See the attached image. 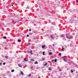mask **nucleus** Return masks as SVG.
<instances>
[{"label":"nucleus","mask_w":78,"mask_h":78,"mask_svg":"<svg viewBox=\"0 0 78 78\" xmlns=\"http://www.w3.org/2000/svg\"><path fill=\"white\" fill-rule=\"evenodd\" d=\"M69 65L71 67H72L73 66L74 67H76L78 68V65L75 64H74L73 62L72 61H71L70 62H69Z\"/></svg>","instance_id":"obj_1"},{"label":"nucleus","mask_w":78,"mask_h":78,"mask_svg":"<svg viewBox=\"0 0 78 78\" xmlns=\"http://www.w3.org/2000/svg\"><path fill=\"white\" fill-rule=\"evenodd\" d=\"M70 46L71 47H75L76 46V45H75V44L73 43V41H71V43L70 44Z\"/></svg>","instance_id":"obj_2"},{"label":"nucleus","mask_w":78,"mask_h":78,"mask_svg":"<svg viewBox=\"0 0 78 78\" xmlns=\"http://www.w3.org/2000/svg\"><path fill=\"white\" fill-rule=\"evenodd\" d=\"M62 58L64 60V61L65 62H67V60H66V58L64 57V56L62 57Z\"/></svg>","instance_id":"obj_3"},{"label":"nucleus","mask_w":78,"mask_h":78,"mask_svg":"<svg viewBox=\"0 0 78 78\" xmlns=\"http://www.w3.org/2000/svg\"><path fill=\"white\" fill-rule=\"evenodd\" d=\"M78 36V35H76V36L75 37V40H76L77 41V42H78V38L77 37V36Z\"/></svg>","instance_id":"obj_4"},{"label":"nucleus","mask_w":78,"mask_h":78,"mask_svg":"<svg viewBox=\"0 0 78 78\" xmlns=\"http://www.w3.org/2000/svg\"><path fill=\"white\" fill-rule=\"evenodd\" d=\"M76 15H74L72 16V19H73V18H76Z\"/></svg>","instance_id":"obj_5"},{"label":"nucleus","mask_w":78,"mask_h":78,"mask_svg":"<svg viewBox=\"0 0 78 78\" xmlns=\"http://www.w3.org/2000/svg\"><path fill=\"white\" fill-rule=\"evenodd\" d=\"M66 37L67 38V39H69V34H67L66 35Z\"/></svg>","instance_id":"obj_6"},{"label":"nucleus","mask_w":78,"mask_h":78,"mask_svg":"<svg viewBox=\"0 0 78 78\" xmlns=\"http://www.w3.org/2000/svg\"><path fill=\"white\" fill-rule=\"evenodd\" d=\"M24 61H28V58H24Z\"/></svg>","instance_id":"obj_7"},{"label":"nucleus","mask_w":78,"mask_h":78,"mask_svg":"<svg viewBox=\"0 0 78 78\" xmlns=\"http://www.w3.org/2000/svg\"><path fill=\"white\" fill-rule=\"evenodd\" d=\"M45 45L44 44H43L42 46V48H45Z\"/></svg>","instance_id":"obj_8"},{"label":"nucleus","mask_w":78,"mask_h":78,"mask_svg":"<svg viewBox=\"0 0 78 78\" xmlns=\"http://www.w3.org/2000/svg\"><path fill=\"white\" fill-rule=\"evenodd\" d=\"M70 37H71V36H70V34H69V39H70Z\"/></svg>","instance_id":"obj_9"},{"label":"nucleus","mask_w":78,"mask_h":78,"mask_svg":"<svg viewBox=\"0 0 78 78\" xmlns=\"http://www.w3.org/2000/svg\"><path fill=\"white\" fill-rule=\"evenodd\" d=\"M34 64H38V62L37 61H35L34 62Z\"/></svg>","instance_id":"obj_10"},{"label":"nucleus","mask_w":78,"mask_h":78,"mask_svg":"<svg viewBox=\"0 0 78 78\" xmlns=\"http://www.w3.org/2000/svg\"><path fill=\"white\" fill-rule=\"evenodd\" d=\"M49 55H52V53H51V52H49Z\"/></svg>","instance_id":"obj_11"},{"label":"nucleus","mask_w":78,"mask_h":78,"mask_svg":"<svg viewBox=\"0 0 78 78\" xmlns=\"http://www.w3.org/2000/svg\"><path fill=\"white\" fill-rule=\"evenodd\" d=\"M71 73H73V71L72 70V69H71L70 70Z\"/></svg>","instance_id":"obj_12"},{"label":"nucleus","mask_w":78,"mask_h":78,"mask_svg":"<svg viewBox=\"0 0 78 78\" xmlns=\"http://www.w3.org/2000/svg\"><path fill=\"white\" fill-rule=\"evenodd\" d=\"M60 36L62 37H64V35H61Z\"/></svg>","instance_id":"obj_13"},{"label":"nucleus","mask_w":78,"mask_h":78,"mask_svg":"<svg viewBox=\"0 0 78 78\" xmlns=\"http://www.w3.org/2000/svg\"><path fill=\"white\" fill-rule=\"evenodd\" d=\"M50 37H51V38L52 39H53V36H52L51 35L50 36Z\"/></svg>","instance_id":"obj_14"},{"label":"nucleus","mask_w":78,"mask_h":78,"mask_svg":"<svg viewBox=\"0 0 78 78\" xmlns=\"http://www.w3.org/2000/svg\"><path fill=\"white\" fill-rule=\"evenodd\" d=\"M31 61H34V59H30Z\"/></svg>","instance_id":"obj_15"},{"label":"nucleus","mask_w":78,"mask_h":78,"mask_svg":"<svg viewBox=\"0 0 78 78\" xmlns=\"http://www.w3.org/2000/svg\"><path fill=\"white\" fill-rule=\"evenodd\" d=\"M18 66H19V67H22V65H20V64H18Z\"/></svg>","instance_id":"obj_16"},{"label":"nucleus","mask_w":78,"mask_h":78,"mask_svg":"<svg viewBox=\"0 0 78 78\" xmlns=\"http://www.w3.org/2000/svg\"><path fill=\"white\" fill-rule=\"evenodd\" d=\"M21 73L23 75V73L22 71H21Z\"/></svg>","instance_id":"obj_17"},{"label":"nucleus","mask_w":78,"mask_h":78,"mask_svg":"<svg viewBox=\"0 0 78 78\" xmlns=\"http://www.w3.org/2000/svg\"><path fill=\"white\" fill-rule=\"evenodd\" d=\"M41 59L42 61H44L45 60V58H42Z\"/></svg>","instance_id":"obj_18"},{"label":"nucleus","mask_w":78,"mask_h":78,"mask_svg":"<svg viewBox=\"0 0 78 78\" xmlns=\"http://www.w3.org/2000/svg\"><path fill=\"white\" fill-rule=\"evenodd\" d=\"M48 70H50V71H51V69H50V68H49Z\"/></svg>","instance_id":"obj_19"},{"label":"nucleus","mask_w":78,"mask_h":78,"mask_svg":"<svg viewBox=\"0 0 78 78\" xmlns=\"http://www.w3.org/2000/svg\"><path fill=\"white\" fill-rule=\"evenodd\" d=\"M5 58L7 59L8 58V56H5Z\"/></svg>","instance_id":"obj_20"},{"label":"nucleus","mask_w":78,"mask_h":78,"mask_svg":"<svg viewBox=\"0 0 78 78\" xmlns=\"http://www.w3.org/2000/svg\"><path fill=\"white\" fill-rule=\"evenodd\" d=\"M47 63H45L44 65V66H47Z\"/></svg>","instance_id":"obj_21"},{"label":"nucleus","mask_w":78,"mask_h":78,"mask_svg":"<svg viewBox=\"0 0 78 78\" xmlns=\"http://www.w3.org/2000/svg\"><path fill=\"white\" fill-rule=\"evenodd\" d=\"M32 52H33L32 51H30V53H31V55L33 54V53H32Z\"/></svg>","instance_id":"obj_22"},{"label":"nucleus","mask_w":78,"mask_h":78,"mask_svg":"<svg viewBox=\"0 0 78 78\" xmlns=\"http://www.w3.org/2000/svg\"><path fill=\"white\" fill-rule=\"evenodd\" d=\"M3 38H4V39H7L6 37H4Z\"/></svg>","instance_id":"obj_23"},{"label":"nucleus","mask_w":78,"mask_h":78,"mask_svg":"<svg viewBox=\"0 0 78 78\" xmlns=\"http://www.w3.org/2000/svg\"><path fill=\"white\" fill-rule=\"evenodd\" d=\"M54 61L55 62H56V61H57V60L56 59H55V60H54Z\"/></svg>","instance_id":"obj_24"},{"label":"nucleus","mask_w":78,"mask_h":78,"mask_svg":"<svg viewBox=\"0 0 78 78\" xmlns=\"http://www.w3.org/2000/svg\"><path fill=\"white\" fill-rule=\"evenodd\" d=\"M18 42H21V40H18Z\"/></svg>","instance_id":"obj_25"},{"label":"nucleus","mask_w":78,"mask_h":78,"mask_svg":"<svg viewBox=\"0 0 78 78\" xmlns=\"http://www.w3.org/2000/svg\"><path fill=\"white\" fill-rule=\"evenodd\" d=\"M44 53H45V51L43 52V55H45Z\"/></svg>","instance_id":"obj_26"},{"label":"nucleus","mask_w":78,"mask_h":78,"mask_svg":"<svg viewBox=\"0 0 78 78\" xmlns=\"http://www.w3.org/2000/svg\"><path fill=\"white\" fill-rule=\"evenodd\" d=\"M62 51H64V48L63 47H62Z\"/></svg>","instance_id":"obj_27"},{"label":"nucleus","mask_w":78,"mask_h":78,"mask_svg":"<svg viewBox=\"0 0 78 78\" xmlns=\"http://www.w3.org/2000/svg\"><path fill=\"white\" fill-rule=\"evenodd\" d=\"M14 72V70L13 69L12 70V72Z\"/></svg>","instance_id":"obj_28"},{"label":"nucleus","mask_w":78,"mask_h":78,"mask_svg":"<svg viewBox=\"0 0 78 78\" xmlns=\"http://www.w3.org/2000/svg\"><path fill=\"white\" fill-rule=\"evenodd\" d=\"M28 45H30V43H28Z\"/></svg>","instance_id":"obj_29"},{"label":"nucleus","mask_w":78,"mask_h":78,"mask_svg":"<svg viewBox=\"0 0 78 78\" xmlns=\"http://www.w3.org/2000/svg\"><path fill=\"white\" fill-rule=\"evenodd\" d=\"M6 64V63L4 62L3 63V65H5V64Z\"/></svg>","instance_id":"obj_30"},{"label":"nucleus","mask_w":78,"mask_h":78,"mask_svg":"<svg viewBox=\"0 0 78 78\" xmlns=\"http://www.w3.org/2000/svg\"><path fill=\"white\" fill-rule=\"evenodd\" d=\"M28 76H31V74H29L28 75Z\"/></svg>","instance_id":"obj_31"},{"label":"nucleus","mask_w":78,"mask_h":78,"mask_svg":"<svg viewBox=\"0 0 78 78\" xmlns=\"http://www.w3.org/2000/svg\"><path fill=\"white\" fill-rule=\"evenodd\" d=\"M11 6H13V4H12H12H11Z\"/></svg>","instance_id":"obj_32"},{"label":"nucleus","mask_w":78,"mask_h":78,"mask_svg":"<svg viewBox=\"0 0 78 78\" xmlns=\"http://www.w3.org/2000/svg\"><path fill=\"white\" fill-rule=\"evenodd\" d=\"M33 67H30V68L31 69H33Z\"/></svg>","instance_id":"obj_33"},{"label":"nucleus","mask_w":78,"mask_h":78,"mask_svg":"<svg viewBox=\"0 0 78 78\" xmlns=\"http://www.w3.org/2000/svg\"><path fill=\"white\" fill-rule=\"evenodd\" d=\"M52 62H54V60H52Z\"/></svg>","instance_id":"obj_34"},{"label":"nucleus","mask_w":78,"mask_h":78,"mask_svg":"<svg viewBox=\"0 0 78 78\" xmlns=\"http://www.w3.org/2000/svg\"><path fill=\"white\" fill-rule=\"evenodd\" d=\"M76 3H78V0H76Z\"/></svg>","instance_id":"obj_35"},{"label":"nucleus","mask_w":78,"mask_h":78,"mask_svg":"<svg viewBox=\"0 0 78 78\" xmlns=\"http://www.w3.org/2000/svg\"><path fill=\"white\" fill-rule=\"evenodd\" d=\"M61 55V53H59V55Z\"/></svg>","instance_id":"obj_36"},{"label":"nucleus","mask_w":78,"mask_h":78,"mask_svg":"<svg viewBox=\"0 0 78 78\" xmlns=\"http://www.w3.org/2000/svg\"><path fill=\"white\" fill-rule=\"evenodd\" d=\"M27 37H29V35H27Z\"/></svg>","instance_id":"obj_37"},{"label":"nucleus","mask_w":78,"mask_h":78,"mask_svg":"<svg viewBox=\"0 0 78 78\" xmlns=\"http://www.w3.org/2000/svg\"><path fill=\"white\" fill-rule=\"evenodd\" d=\"M31 31V29H29V31Z\"/></svg>","instance_id":"obj_38"},{"label":"nucleus","mask_w":78,"mask_h":78,"mask_svg":"<svg viewBox=\"0 0 78 78\" xmlns=\"http://www.w3.org/2000/svg\"><path fill=\"white\" fill-rule=\"evenodd\" d=\"M28 8V9H29V8H30L29 7H27V8Z\"/></svg>","instance_id":"obj_39"},{"label":"nucleus","mask_w":78,"mask_h":78,"mask_svg":"<svg viewBox=\"0 0 78 78\" xmlns=\"http://www.w3.org/2000/svg\"><path fill=\"white\" fill-rule=\"evenodd\" d=\"M53 47H55V45L54 44H53Z\"/></svg>","instance_id":"obj_40"},{"label":"nucleus","mask_w":78,"mask_h":78,"mask_svg":"<svg viewBox=\"0 0 78 78\" xmlns=\"http://www.w3.org/2000/svg\"><path fill=\"white\" fill-rule=\"evenodd\" d=\"M59 71H60V72H61V70L60 69V70H59Z\"/></svg>","instance_id":"obj_41"},{"label":"nucleus","mask_w":78,"mask_h":78,"mask_svg":"<svg viewBox=\"0 0 78 78\" xmlns=\"http://www.w3.org/2000/svg\"><path fill=\"white\" fill-rule=\"evenodd\" d=\"M38 78H41V77H40V76H39L38 77Z\"/></svg>","instance_id":"obj_42"},{"label":"nucleus","mask_w":78,"mask_h":78,"mask_svg":"<svg viewBox=\"0 0 78 78\" xmlns=\"http://www.w3.org/2000/svg\"><path fill=\"white\" fill-rule=\"evenodd\" d=\"M7 73H10V72L8 71V72H7Z\"/></svg>","instance_id":"obj_43"},{"label":"nucleus","mask_w":78,"mask_h":78,"mask_svg":"<svg viewBox=\"0 0 78 78\" xmlns=\"http://www.w3.org/2000/svg\"><path fill=\"white\" fill-rule=\"evenodd\" d=\"M0 65H2V63H0Z\"/></svg>","instance_id":"obj_44"},{"label":"nucleus","mask_w":78,"mask_h":78,"mask_svg":"<svg viewBox=\"0 0 78 78\" xmlns=\"http://www.w3.org/2000/svg\"><path fill=\"white\" fill-rule=\"evenodd\" d=\"M77 20H78V18H77Z\"/></svg>","instance_id":"obj_45"},{"label":"nucleus","mask_w":78,"mask_h":78,"mask_svg":"<svg viewBox=\"0 0 78 78\" xmlns=\"http://www.w3.org/2000/svg\"><path fill=\"white\" fill-rule=\"evenodd\" d=\"M69 60H70V58H69Z\"/></svg>","instance_id":"obj_46"},{"label":"nucleus","mask_w":78,"mask_h":78,"mask_svg":"<svg viewBox=\"0 0 78 78\" xmlns=\"http://www.w3.org/2000/svg\"><path fill=\"white\" fill-rule=\"evenodd\" d=\"M77 73H78V72H77Z\"/></svg>","instance_id":"obj_47"},{"label":"nucleus","mask_w":78,"mask_h":78,"mask_svg":"<svg viewBox=\"0 0 78 78\" xmlns=\"http://www.w3.org/2000/svg\"><path fill=\"white\" fill-rule=\"evenodd\" d=\"M42 77H43V76H42Z\"/></svg>","instance_id":"obj_48"},{"label":"nucleus","mask_w":78,"mask_h":78,"mask_svg":"<svg viewBox=\"0 0 78 78\" xmlns=\"http://www.w3.org/2000/svg\"><path fill=\"white\" fill-rule=\"evenodd\" d=\"M77 76H78V74H77Z\"/></svg>","instance_id":"obj_49"}]
</instances>
